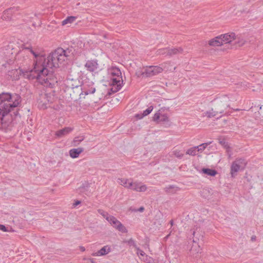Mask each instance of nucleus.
I'll return each instance as SVG.
<instances>
[{"label": "nucleus", "instance_id": "3", "mask_svg": "<svg viewBox=\"0 0 263 263\" xmlns=\"http://www.w3.org/2000/svg\"><path fill=\"white\" fill-rule=\"evenodd\" d=\"M18 114V109L0 110V129L6 132L11 130Z\"/></svg>", "mask_w": 263, "mask_h": 263}, {"label": "nucleus", "instance_id": "1", "mask_svg": "<svg viewBox=\"0 0 263 263\" xmlns=\"http://www.w3.org/2000/svg\"><path fill=\"white\" fill-rule=\"evenodd\" d=\"M70 51L68 49L64 50L58 48L49 54L47 60L41 64L40 67L35 68L33 72L35 75L33 73L29 74L27 71L24 74L27 76L29 79H36L42 84L53 87L58 83V78L53 73L52 69L53 67H59V64L64 62L70 56Z\"/></svg>", "mask_w": 263, "mask_h": 263}, {"label": "nucleus", "instance_id": "17", "mask_svg": "<svg viewBox=\"0 0 263 263\" xmlns=\"http://www.w3.org/2000/svg\"><path fill=\"white\" fill-rule=\"evenodd\" d=\"M166 194H174L180 190V188L176 185H169L164 189Z\"/></svg>", "mask_w": 263, "mask_h": 263}, {"label": "nucleus", "instance_id": "38", "mask_svg": "<svg viewBox=\"0 0 263 263\" xmlns=\"http://www.w3.org/2000/svg\"><path fill=\"white\" fill-rule=\"evenodd\" d=\"M174 154L176 157L179 158H181L183 156V154L181 153L179 151H174Z\"/></svg>", "mask_w": 263, "mask_h": 263}, {"label": "nucleus", "instance_id": "32", "mask_svg": "<svg viewBox=\"0 0 263 263\" xmlns=\"http://www.w3.org/2000/svg\"><path fill=\"white\" fill-rule=\"evenodd\" d=\"M211 142H210L209 143H202L199 146H197V147H199L197 148V151L198 152H202L203 150L205 149V148L207 147V146L210 144Z\"/></svg>", "mask_w": 263, "mask_h": 263}, {"label": "nucleus", "instance_id": "15", "mask_svg": "<svg viewBox=\"0 0 263 263\" xmlns=\"http://www.w3.org/2000/svg\"><path fill=\"white\" fill-rule=\"evenodd\" d=\"M139 72L138 76H142L143 77H149L154 76L152 66L146 67Z\"/></svg>", "mask_w": 263, "mask_h": 263}, {"label": "nucleus", "instance_id": "11", "mask_svg": "<svg viewBox=\"0 0 263 263\" xmlns=\"http://www.w3.org/2000/svg\"><path fill=\"white\" fill-rule=\"evenodd\" d=\"M87 70L90 72H93L98 68V64L96 60H88L85 65Z\"/></svg>", "mask_w": 263, "mask_h": 263}, {"label": "nucleus", "instance_id": "24", "mask_svg": "<svg viewBox=\"0 0 263 263\" xmlns=\"http://www.w3.org/2000/svg\"><path fill=\"white\" fill-rule=\"evenodd\" d=\"M201 172L202 173L210 176H215L217 174V172L216 170L208 168H203L201 170Z\"/></svg>", "mask_w": 263, "mask_h": 263}, {"label": "nucleus", "instance_id": "20", "mask_svg": "<svg viewBox=\"0 0 263 263\" xmlns=\"http://www.w3.org/2000/svg\"><path fill=\"white\" fill-rule=\"evenodd\" d=\"M14 8H10L9 9H8L7 10H5L3 12V14L2 16V18L4 20L9 21L11 20L13 10L14 9Z\"/></svg>", "mask_w": 263, "mask_h": 263}, {"label": "nucleus", "instance_id": "45", "mask_svg": "<svg viewBox=\"0 0 263 263\" xmlns=\"http://www.w3.org/2000/svg\"><path fill=\"white\" fill-rule=\"evenodd\" d=\"M80 250L81 251L84 252V251H85V248L84 247L80 246Z\"/></svg>", "mask_w": 263, "mask_h": 263}, {"label": "nucleus", "instance_id": "8", "mask_svg": "<svg viewBox=\"0 0 263 263\" xmlns=\"http://www.w3.org/2000/svg\"><path fill=\"white\" fill-rule=\"evenodd\" d=\"M229 102V98L227 97H224L221 99L217 100L216 102V107L215 108L216 112L219 114H223L224 110L228 107H230Z\"/></svg>", "mask_w": 263, "mask_h": 263}, {"label": "nucleus", "instance_id": "46", "mask_svg": "<svg viewBox=\"0 0 263 263\" xmlns=\"http://www.w3.org/2000/svg\"><path fill=\"white\" fill-rule=\"evenodd\" d=\"M114 90H116V87H114V86H112V88H111V90L114 92Z\"/></svg>", "mask_w": 263, "mask_h": 263}, {"label": "nucleus", "instance_id": "39", "mask_svg": "<svg viewBox=\"0 0 263 263\" xmlns=\"http://www.w3.org/2000/svg\"><path fill=\"white\" fill-rule=\"evenodd\" d=\"M0 230H2L3 232H8L9 230H8V228L6 227L4 225L0 224Z\"/></svg>", "mask_w": 263, "mask_h": 263}, {"label": "nucleus", "instance_id": "44", "mask_svg": "<svg viewBox=\"0 0 263 263\" xmlns=\"http://www.w3.org/2000/svg\"><path fill=\"white\" fill-rule=\"evenodd\" d=\"M144 210V208L143 206L140 207L139 209H138L137 211H139L140 212H142Z\"/></svg>", "mask_w": 263, "mask_h": 263}, {"label": "nucleus", "instance_id": "18", "mask_svg": "<svg viewBox=\"0 0 263 263\" xmlns=\"http://www.w3.org/2000/svg\"><path fill=\"white\" fill-rule=\"evenodd\" d=\"M120 79L119 78V79L117 78L111 79V85L116 87V90H114V92L118 91L122 87L121 84L122 83H121ZM122 82H123V81H122Z\"/></svg>", "mask_w": 263, "mask_h": 263}, {"label": "nucleus", "instance_id": "49", "mask_svg": "<svg viewBox=\"0 0 263 263\" xmlns=\"http://www.w3.org/2000/svg\"><path fill=\"white\" fill-rule=\"evenodd\" d=\"M170 224H171V226H173V221L172 220H171V221H170Z\"/></svg>", "mask_w": 263, "mask_h": 263}, {"label": "nucleus", "instance_id": "23", "mask_svg": "<svg viewBox=\"0 0 263 263\" xmlns=\"http://www.w3.org/2000/svg\"><path fill=\"white\" fill-rule=\"evenodd\" d=\"M193 235L194 236V238H193V242L194 243H199V241L200 240H201L202 241H203V235H201V234H199V231H197V230H196V231H194L193 233Z\"/></svg>", "mask_w": 263, "mask_h": 263}, {"label": "nucleus", "instance_id": "47", "mask_svg": "<svg viewBox=\"0 0 263 263\" xmlns=\"http://www.w3.org/2000/svg\"><path fill=\"white\" fill-rule=\"evenodd\" d=\"M255 239H256V237H255V236H252V237H251V240H252V241L255 240Z\"/></svg>", "mask_w": 263, "mask_h": 263}, {"label": "nucleus", "instance_id": "31", "mask_svg": "<svg viewBox=\"0 0 263 263\" xmlns=\"http://www.w3.org/2000/svg\"><path fill=\"white\" fill-rule=\"evenodd\" d=\"M218 112H216V110H213L212 109L210 111H207L205 112V116L208 118H212L215 117Z\"/></svg>", "mask_w": 263, "mask_h": 263}, {"label": "nucleus", "instance_id": "21", "mask_svg": "<svg viewBox=\"0 0 263 263\" xmlns=\"http://www.w3.org/2000/svg\"><path fill=\"white\" fill-rule=\"evenodd\" d=\"M183 52V49L181 47L178 48H168L167 50V55L169 56H173L178 54L182 53Z\"/></svg>", "mask_w": 263, "mask_h": 263}, {"label": "nucleus", "instance_id": "27", "mask_svg": "<svg viewBox=\"0 0 263 263\" xmlns=\"http://www.w3.org/2000/svg\"><path fill=\"white\" fill-rule=\"evenodd\" d=\"M82 90V93H84L85 95H88L89 94H92L95 92L96 88L95 87H91L89 89L86 88L85 87L84 88H81Z\"/></svg>", "mask_w": 263, "mask_h": 263}, {"label": "nucleus", "instance_id": "19", "mask_svg": "<svg viewBox=\"0 0 263 263\" xmlns=\"http://www.w3.org/2000/svg\"><path fill=\"white\" fill-rule=\"evenodd\" d=\"M110 252V248L108 246L103 247L98 252L92 254L93 256H103Z\"/></svg>", "mask_w": 263, "mask_h": 263}, {"label": "nucleus", "instance_id": "13", "mask_svg": "<svg viewBox=\"0 0 263 263\" xmlns=\"http://www.w3.org/2000/svg\"><path fill=\"white\" fill-rule=\"evenodd\" d=\"M73 130V128L66 127L55 132V135L59 138H61L69 134Z\"/></svg>", "mask_w": 263, "mask_h": 263}, {"label": "nucleus", "instance_id": "12", "mask_svg": "<svg viewBox=\"0 0 263 263\" xmlns=\"http://www.w3.org/2000/svg\"><path fill=\"white\" fill-rule=\"evenodd\" d=\"M159 110L156 112L153 117V120L154 121H157L158 122L165 123L168 121V117L166 114H161Z\"/></svg>", "mask_w": 263, "mask_h": 263}, {"label": "nucleus", "instance_id": "6", "mask_svg": "<svg viewBox=\"0 0 263 263\" xmlns=\"http://www.w3.org/2000/svg\"><path fill=\"white\" fill-rule=\"evenodd\" d=\"M247 164L245 159L237 158L232 163L231 166V175L232 177H235L237 173L239 171L243 170Z\"/></svg>", "mask_w": 263, "mask_h": 263}, {"label": "nucleus", "instance_id": "14", "mask_svg": "<svg viewBox=\"0 0 263 263\" xmlns=\"http://www.w3.org/2000/svg\"><path fill=\"white\" fill-rule=\"evenodd\" d=\"M24 73L22 70L18 69H13L8 72V75L11 77L12 80H17L20 79V76Z\"/></svg>", "mask_w": 263, "mask_h": 263}, {"label": "nucleus", "instance_id": "9", "mask_svg": "<svg viewBox=\"0 0 263 263\" xmlns=\"http://www.w3.org/2000/svg\"><path fill=\"white\" fill-rule=\"evenodd\" d=\"M128 187H130L129 189L139 192H145L147 189L146 185L138 181L133 182L132 180Z\"/></svg>", "mask_w": 263, "mask_h": 263}, {"label": "nucleus", "instance_id": "7", "mask_svg": "<svg viewBox=\"0 0 263 263\" xmlns=\"http://www.w3.org/2000/svg\"><path fill=\"white\" fill-rule=\"evenodd\" d=\"M106 219L110 223V224L119 231L122 233H127L126 228L113 216H107Z\"/></svg>", "mask_w": 263, "mask_h": 263}, {"label": "nucleus", "instance_id": "28", "mask_svg": "<svg viewBox=\"0 0 263 263\" xmlns=\"http://www.w3.org/2000/svg\"><path fill=\"white\" fill-rule=\"evenodd\" d=\"M84 137L83 136H79L75 137L72 142L74 146H77L79 144L84 140Z\"/></svg>", "mask_w": 263, "mask_h": 263}, {"label": "nucleus", "instance_id": "48", "mask_svg": "<svg viewBox=\"0 0 263 263\" xmlns=\"http://www.w3.org/2000/svg\"><path fill=\"white\" fill-rule=\"evenodd\" d=\"M90 260L91 263H95V262L93 261V259H90Z\"/></svg>", "mask_w": 263, "mask_h": 263}, {"label": "nucleus", "instance_id": "36", "mask_svg": "<svg viewBox=\"0 0 263 263\" xmlns=\"http://www.w3.org/2000/svg\"><path fill=\"white\" fill-rule=\"evenodd\" d=\"M112 76H116L117 77H119V78H121V72L120 70L118 68L116 69L115 70V72H112Z\"/></svg>", "mask_w": 263, "mask_h": 263}, {"label": "nucleus", "instance_id": "43", "mask_svg": "<svg viewBox=\"0 0 263 263\" xmlns=\"http://www.w3.org/2000/svg\"><path fill=\"white\" fill-rule=\"evenodd\" d=\"M81 203V201H79V200H77L74 202V203H73V206L74 207H76L77 206V205H78L79 204H80Z\"/></svg>", "mask_w": 263, "mask_h": 263}, {"label": "nucleus", "instance_id": "35", "mask_svg": "<svg viewBox=\"0 0 263 263\" xmlns=\"http://www.w3.org/2000/svg\"><path fill=\"white\" fill-rule=\"evenodd\" d=\"M167 48L160 49L158 50L157 51V54H159V55L166 54V55H167Z\"/></svg>", "mask_w": 263, "mask_h": 263}, {"label": "nucleus", "instance_id": "40", "mask_svg": "<svg viewBox=\"0 0 263 263\" xmlns=\"http://www.w3.org/2000/svg\"><path fill=\"white\" fill-rule=\"evenodd\" d=\"M136 249L137 250L138 254H139L141 256H144L145 255V253L142 250H140L139 248L137 247Z\"/></svg>", "mask_w": 263, "mask_h": 263}, {"label": "nucleus", "instance_id": "16", "mask_svg": "<svg viewBox=\"0 0 263 263\" xmlns=\"http://www.w3.org/2000/svg\"><path fill=\"white\" fill-rule=\"evenodd\" d=\"M84 151L83 147L72 148L69 151V155L72 158H78L79 155Z\"/></svg>", "mask_w": 263, "mask_h": 263}, {"label": "nucleus", "instance_id": "42", "mask_svg": "<svg viewBox=\"0 0 263 263\" xmlns=\"http://www.w3.org/2000/svg\"><path fill=\"white\" fill-rule=\"evenodd\" d=\"M226 149H227V152L228 153V154L229 155V157H231V148L230 146H228L227 147H226Z\"/></svg>", "mask_w": 263, "mask_h": 263}, {"label": "nucleus", "instance_id": "41", "mask_svg": "<svg viewBox=\"0 0 263 263\" xmlns=\"http://www.w3.org/2000/svg\"><path fill=\"white\" fill-rule=\"evenodd\" d=\"M135 117L138 119H141L144 117L142 114H137L135 115Z\"/></svg>", "mask_w": 263, "mask_h": 263}, {"label": "nucleus", "instance_id": "33", "mask_svg": "<svg viewBox=\"0 0 263 263\" xmlns=\"http://www.w3.org/2000/svg\"><path fill=\"white\" fill-rule=\"evenodd\" d=\"M124 242L127 243L129 246H133L136 249L137 248L136 243L132 238H130L128 240H124Z\"/></svg>", "mask_w": 263, "mask_h": 263}, {"label": "nucleus", "instance_id": "22", "mask_svg": "<svg viewBox=\"0 0 263 263\" xmlns=\"http://www.w3.org/2000/svg\"><path fill=\"white\" fill-rule=\"evenodd\" d=\"M170 64L169 63H164L161 65V67L157 66H152L153 73L155 75L161 72L163 69L166 68V65Z\"/></svg>", "mask_w": 263, "mask_h": 263}, {"label": "nucleus", "instance_id": "10", "mask_svg": "<svg viewBox=\"0 0 263 263\" xmlns=\"http://www.w3.org/2000/svg\"><path fill=\"white\" fill-rule=\"evenodd\" d=\"M65 85L68 89H74L81 87V84L78 79L67 78L65 81Z\"/></svg>", "mask_w": 263, "mask_h": 263}, {"label": "nucleus", "instance_id": "29", "mask_svg": "<svg viewBox=\"0 0 263 263\" xmlns=\"http://www.w3.org/2000/svg\"><path fill=\"white\" fill-rule=\"evenodd\" d=\"M76 20V17L75 16H68L66 19L63 20L62 22V25H65L68 24H71L74 22Z\"/></svg>", "mask_w": 263, "mask_h": 263}, {"label": "nucleus", "instance_id": "5", "mask_svg": "<svg viewBox=\"0 0 263 263\" xmlns=\"http://www.w3.org/2000/svg\"><path fill=\"white\" fill-rule=\"evenodd\" d=\"M235 33H226L217 36L209 41V45L212 46H219L224 44L231 43L234 39Z\"/></svg>", "mask_w": 263, "mask_h": 263}, {"label": "nucleus", "instance_id": "30", "mask_svg": "<svg viewBox=\"0 0 263 263\" xmlns=\"http://www.w3.org/2000/svg\"><path fill=\"white\" fill-rule=\"evenodd\" d=\"M198 147L197 146L191 147L186 151V154L191 156H195L196 154V152H198L197 148Z\"/></svg>", "mask_w": 263, "mask_h": 263}, {"label": "nucleus", "instance_id": "2", "mask_svg": "<svg viewBox=\"0 0 263 263\" xmlns=\"http://www.w3.org/2000/svg\"><path fill=\"white\" fill-rule=\"evenodd\" d=\"M21 101V97L17 93L1 92H0V110L18 109L17 107Z\"/></svg>", "mask_w": 263, "mask_h": 263}, {"label": "nucleus", "instance_id": "25", "mask_svg": "<svg viewBox=\"0 0 263 263\" xmlns=\"http://www.w3.org/2000/svg\"><path fill=\"white\" fill-rule=\"evenodd\" d=\"M132 179H127L125 178H119L118 179V183L122 185V186H124L125 187H126L127 189L130 188V187H128L130 182L132 181Z\"/></svg>", "mask_w": 263, "mask_h": 263}, {"label": "nucleus", "instance_id": "26", "mask_svg": "<svg viewBox=\"0 0 263 263\" xmlns=\"http://www.w3.org/2000/svg\"><path fill=\"white\" fill-rule=\"evenodd\" d=\"M232 42H234V44H237V46L240 47L245 44V41L242 39H240V37H238L235 35L234 39L231 43Z\"/></svg>", "mask_w": 263, "mask_h": 263}, {"label": "nucleus", "instance_id": "37", "mask_svg": "<svg viewBox=\"0 0 263 263\" xmlns=\"http://www.w3.org/2000/svg\"><path fill=\"white\" fill-rule=\"evenodd\" d=\"M98 212H99V214L102 215L103 216V217L105 218V219H106L107 216H109L108 214V213L107 212H104V211H103L102 210H98Z\"/></svg>", "mask_w": 263, "mask_h": 263}, {"label": "nucleus", "instance_id": "4", "mask_svg": "<svg viewBox=\"0 0 263 263\" xmlns=\"http://www.w3.org/2000/svg\"><path fill=\"white\" fill-rule=\"evenodd\" d=\"M24 49L28 50L29 52L33 54L35 59L34 63L33 70H32L29 72V73H33V71L35 70V68L37 67L39 68L41 66V64L45 62V61L47 60V58H45L41 48H33L30 45L28 46L24 45Z\"/></svg>", "mask_w": 263, "mask_h": 263}, {"label": "nucleus", "instance_id": "34", "mask_svg": "<svg viewBox=\"0 0 263 263\" xmlns=\"http://www.w3.org/2000/svg\"><path fill=\"white\" fill-rule=\"evenodd\" d=\"M153 109V106L148 107L146 110L143 111L142 115L144 117L149 115Z\"/></svg>", "mask_w": 263, "mask_h": 263}]
</instances>
